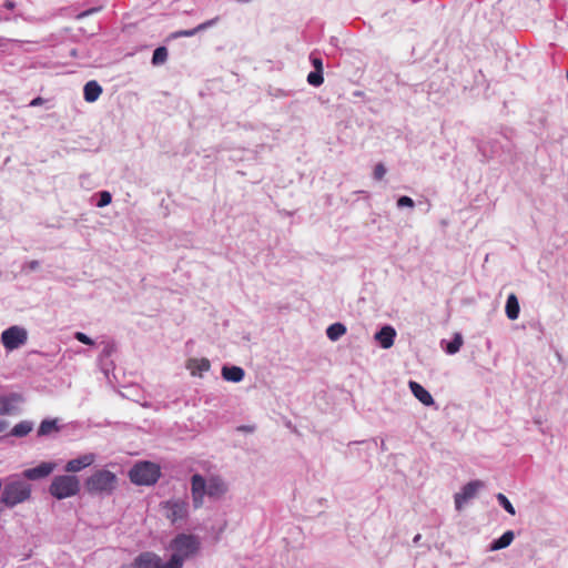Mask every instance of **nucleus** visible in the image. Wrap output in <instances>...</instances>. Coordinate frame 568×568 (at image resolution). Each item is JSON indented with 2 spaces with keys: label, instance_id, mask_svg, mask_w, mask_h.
<instances>
[{
  "label": "nucleus",
  "instance_id": "1",
  "mask_svg": "<svg viewBox=\"0 0 568 568\" xmlns=\"http://www.w3.org/2000/svg\"><path fill=\"white\" fill-rule=\"evenodd\" d=\"M226 490L224 480L219 476H212L207 480L201 474L191 476V496L194 509L203 506L205 496L220 498Z\"/></svg>",
  "mask_w": 568,
  "mask_h": 568
},
{
  "label": "nucleus",
  "instance_id": "2",
  "mask_svg": "<svg viewBox=\"0 0 568 568\" xmlns=\"http://www.w3.org/2000/svg\"><path fill=\"white\" fill-rule=\"evenodd\" d=\"M201 539L193 534L180 532L169 544L171 557H175L183 566L186 560L196 557L201 550Z\"/></svg>",
  "mask_w": 568,
  "mask_h": 568
},
{
  "label": "nucleus",
  "instance_id": "3",
  "mask_svg": "<svg viewBox=\"0 0 568 568\" xmlns=\"http://www.w3.org/2000/svg\"><path fill=\"white\" fill-rule=\"evenodd\" d=\"M116 486V475L108 469H98L84 480V487L90 495L110 496Z\"/></svg>",
  "mask_w": 568,
  "mask_h": 568
},
{
  "label": "nucleus",
  "instance_id": "4",
  "mask_svg": "<svg viewBox=\"0 0 568 568\" xmlns=\"http://www.w3.org/2000/svg\"><path fill=\"white\" fill-rule=\"evenodd\" d=\"M31 497V485L21 479H14L6 484L0 500L8 508L24 503Z\"/></svg>",
  "mask_w": 568,
  "mask_h": 568
},
{
  "label": "nucleus",
  "instance_id": "5",
  "mask_svg": "<svg viewBox=\"0 0 568 568\" xmlns=\"http://www.w3.org/2000/svg\"><path fill=\"white\" fill-rule=\"evenodd\" d=\"M81 484L75 475H58L50 486L49 494L58 500L73 497L79 494Z\"/></svg>",
  "mask_w": 568,
  "mask_h": 568
},
{
  "label": "nucleus",
  "instance_id": "6",
  "mask_svg": "<svg viewBox=\"0 0 568 568\" xmlns=\"http://www.w3.org/2000/svg\"><path fill=\"white\" fill-rule=\"evenodd\" d=\"M161 476V468L152 462H138L129 471L130 480L138 486L154 485Z\"/></svg>",
  "mask_w": 568,
  "mask_h": 568
},
{
  "label": "nucleus",
  "instance_id": "7",
  "mask_svg": "<svg viewBox=\"0 0 568 568\" xmlns=\"http://www.w3.org/2000/svg\"><path fill=\"white\" fill-rule=\"evenodd\" d=\"M0 341L7 352H12L27 343L28 331L22 326L12 325L1 333Z\"/></svg>",
  "mask_w": 568,
  "mask_h": 568
},
{
  "label": "nucleus",
  "instance_id": "8",
  "mask_svg": "<svg viewBox=\"0 0 568 568\" xmlns=\"http://www.w3.org/2000/svg\"><path fill=\"white\" fill-rule=\"evenodd\" d=\"M162 508L165 510V517L172 523L176 524L183 521L189 517V501L183 498H171L163 501Z\"/></svg>",
  "mask_w": 568,
  "mask_h": 568
},
{
  "label": "nucleus",
  "instance_id": "9",
  "mask_svg": "<svg viewBox=\"0 0 568 568\" xmlns=\"http://www.w3.org/2000/svg\"><path fill=\"white\" fill-rule=\"evenodd\" d=\"M484 487L481 480H471L467 483L459 493L455 494V507L460 510L468 500L473 499L478 490Z\"/></svg>",
  "mask_w": 568,
  "mask_h": 568
},
{
  "label": "nucleus",
  "instance_id": "10",
  "mask_svg": "<svg viewBox=\"0 0 568 568\" xmlns=\"http://www.w3.org/2000/svg\"><path fill=\"white\" fill-rule=\"evenodd\" d=\"M23 402V398L18 393H10L0 396V415H16L19 413L18 405Z\"/></svg>",
  "mask_w": 568,
  "mask_h": 568
},
{
  "label": "nucleus",
  "instance_id": "11",
  "mask_svg": "<svg viewBox=\"0 0 568 568\" xmlns=\"http://www.w3.org/2000/svg\"><path fill=\"white\" fill-rule=\"evenodd\" d=\"M55 466L57 465L53 462H42L36 467L23 470L22 476L28 480H39L52 474Z\"/></svg>",
  "mask_w": 568,
  "mask_h": 568
},
{
  "label": "nucleus",
  "instance_id": "12",
  "mask_svg": "<svg viewBox=\"0 0 568 568\" xmlns=\"http://www.w3.org/2000/svg\"><path fill=\"white\" fill-rule=\"evenodd\" d=\"M95 462V455L93 453L83 454L77 458L70 459L64 466L67 473H79L82 469L91 466Z\"/></svg>",
  "mask_w": 568,
  "mask_h": 568
},
{
  "label": "nucleus",
  "instance_id": "13",
  "mask_svg": "<svg viewBox=\"0 0 568 568\" xmlns=\"http://www.w3.org/2000/svg\"><path fill=\"white\" fill-rule=\"evenodd\" d=\"M408 387L413 395L425 406L434 405V398L430 393L415 381H409Z\"/></svg>",
  "mask_w": 568,
  "mask_h": 568
},
{
  "label": "nucleus",
  "instance_id": "14",
  "mask_svg": "<svg viewBox=\"0 0 568 568\" xmlns=\"http://www.w3.org/2000/svg\"><path fill=\"white\" fill-rule=\"evenodd\" d=\"M396 337V331L390 325L383 326L375 334V339L379 343L383 348H389L394 344V339Z\"/></svg>",
  "mask_w": 568,
  "mask_h": 568
},
{
  "label": "nucleus",
  "instance_id": "15",
  "mask_svg": "<svg viewBox=\"0 0 568 568\" xmlns=\"http://www.w3.org/2000/svg\"><path fill=\"white\" fill-rule=\"evenodd\" d=\"M61 430L59 418H45L43 419L37 430L38 437H48L52 434H57Z\"/></svg>",
  "mask_w": 568,
  "mask_h": 568
},
{
  "label": "nucleus",
  "instance_id": "16",
  "mask_svg": "<svg viewBox=\"0 0 568 568\" xmlns=\"http://www.w3.org/2000/svg\"><path fill=\"white\" fill-rule=\"evenodd\" d=\"M160 556L152 551L141 552L133 562V568H156Z\"/></svg>",
  "mask_w": 568,
  "mask_h": 568
},
{
  "label": "nucleus",
  "instance_id": "17",
  "mask_svg": "<svg viewBox=\"0 0 568 568\" xmlns=\"http://www.w3.org/2000/svg\"><path fill=\"white\" fill-rule=\"evenodd\" d=\"M245 372L242 367L235 365H224L222 367V377L232 383H240L243 381Z\"/></svg>",
  "mask_w": 568,
  "mask_h": 568
},
{
  "label": "nucleus",
  "instance_id": "18",
  "mask_svg": "<svg viewBox=\"0 0 568 568\" xmlns=\"http://www.w3.org/2000/svg\"><path fill=\"white\" fill-rule=\"evenodd\" d=\"M102 93V87L95 81L91 80L84 84L83 98L87 102H95Z\"/></svg>",
  "mask_w": 568,
  "mask_h": 568
},
{
  "label": "nucleus",
  "instance_id": "19",
  "mask_svg": "<svg viewBox=\"0 0 568 568\" xmlns=\"http://www.w3.org/2000/svg\"><path fill=\"white\" fill-rule=\"evenodd\" d=\"M211 367L207 358H190L187 361V368L191 371L193 376H202L204 372H207Z\"/></svg>",
  "mask_w": 568,
  "mask_h": 568
},
{
  "label": "nucleus",
  "instance_id": "20",
  "mask_svg": "<svg viewBox=\"0 0 568 568\" xmlns=\"http://www.w3.org/2000/svg\"><path fill=\"white\" fill-rule=\"evenodd\" d=\"M515 534L513 530L505 531L499 538L494 539L489 544L490 551H497L507 548L514 540Z\"/></svg>",
  "mask_w": 568,
  "mask_h": 568
},
{
  "label": "nucleus",
  "instance_id": "21",
  "mask_svg": "<svg viewBox=\"0 0 568 568\" xmlns=\"http://www.w3.org/2000/svg\"><path fill=\"white\" fill-rule=\"evenodd\" d=\"M33 426L31 420H21L11 428L9 435L17 438L26 437L32 432Z\"/></svg>",
  "mask_w": 568,
  "mask_h": 568
},
{
  "label": "nucleus",
  "instance_id": "22",
  "mask_svg": "<svg viewBox=\"0 0 568 568\" xmlns=\"http://www.w3.org/2000/svg\"><path fill=\"white\" fill-rule=\"evenodd\" d=\"M519 302L514 294H510L506 301V315L509 320H517L519 316Z\"/></svg>",
  "mask_w": 568,
  "mask_h": 568
},
{
  "label": "nucleus",
  "instance_id": "23",
  "mask_svg": "<svg viewBox=\"0 0 568 568\" xmlns=\"http://www.w3.org/2000/svg\"><path fill=\"white\" fill-rule=\"evenodd\" d=\"M346 333V326L342 323L331 324L326 329V335L332 342L338 341Z\"/></svg>",
  "mask_w": 568,
  "mask_h": 568
},
{
  "label": "nucleus",
  "instance_id": "24",
  "mask_svg": "<svg viewBox=\"0 0 568 568\" xmlns=\"http://www.w3.org/2000/svg\"><path fill=\"white\" fill-rule=\"evenodd\" d=\"M499 146L501 148L500 143L497 141H487L481 142L478 146L479 151L483 153L484 156H494L497 155L499 152Z\"/></svg>",
  "mask_w": 568,
  "mask_h": 568
},
{
  "label": "nucleus",
  "instance_id": "25",
  "mask_svg": "<svg viewBox=\"0 0 568 568\" xmlns=\"http://www.w3.org/2000/svg\"><path fill=\"white\" fill-rule=\"evenodd\" d=\"M463 336L460 333H455L452 341L446 343L445 352L449 355H454L459 352L462 345H463Z\"/></svg>",
  "mask_w": 568,
  "mask_h": 568
},
{
  "label": "nucleus",
  "instance_id": "26",
  "mask_svg": "<svg viewBox=\"0 0 568 568\" xmlns=\"http://www.w3.org/2000/svg\"><path fill=\"white\" fill-rule=\"evenodd\" d=\"M168 49L165 47H158L152 54V64L153 65H161L168 60Z\"/></svg>",
  "mask_w": 568,
  "mask_h": 568
},
{
  "label": "nucleus",
  "instance_id": "27",
  "mask_svg": "<svg viewBox=\"0 0 568 568\" xmlns=\"http://www.w3.org/2000/svg\"><path fill=\"white\" fill-rule=\"evenodd\" d=\"M498 504L511 516L516 514L515 507L510 503V500L501 493L496 495Z\"/></svg>",
  "mask_w": 568,
  "mask_h": 568
},
{
  "label": "nucleus",
  "instance_id": "28",
  "mask_svg": "<svg viewBox=\"0 0 568 568\" xmlns=\"http://www.w3.org/2000/svg\"><path fill=\"white\" fill-rule=\"evenodd\" d=\"M308 84L320 87L324 82L323 71H312L307 75Z\"/></svg>",
  "mask_w": 568,
  "mask_h": 568
},
{
  "label": "nucleus",
  "instance_id": "29",
  "mask_svg": "<svg viewBox=\"0 0 568 568\" xmlns=\"http://www.w3.org/2000/svg\"><path fill=\"white\" fill-rule=\"evenodd\" d=\"M156 568H183V566L180 564L178 558L170 556L169 560L166 561H163V559L160 557Z\"/></svg>",
  "mask_w": 568,
  "mask_h": 568
},
{
  "label": "nucleus",
  "instance_id": "30",
  "mask_svg": "<svg viewBox=\"0 0 568 568\" xmlns=\"http://www.w3.org/2000/svg\"><path fill=\"white\" fill-rule=\"evenodd\" d=\"M111 201H112L111 193L108 191H101L98 193L97 206L104 207V206L109 205L111 203Z\"/></svg>",
  "mask_w": 568,
  "mask_h": 568
},
{
  "label": "nucleus",
  "instance_id": "31",
  "mask_svg": "<svg viewBox=\"0 0 568 568\" xmlns=\"http://www.w3.org/2000/svg\"><path fill=\"white\" fill-rule=\"evenodd\" d=\"M396 205L398 209H403V207L413 209L415 206V202L412 197H409L407 195H402L397 199Z\"/></svg>",
  "mask_w": 568,
  "mask_h": 568
},
{
  "label": "nucleus",
  "instance_id": "32",
  "mask_svg": "<svg viewBox=\"0 0 568 568\" xmlns=\"http://www.w3.org/2000/svg\"><path fill=\"white\" fill-rule=\"evenodd\" d=\"M74 338L84 345H89V346L94 345V341L90 336H88L87 334H84L82 332H75Z\"/></svg>",
  "mask_w": 568,
  "mask_h": 568
},
{
  "label": "nucleus",
  "instance_id": "33",
  "mask_svg": "<svg viewBox=\"0 0 568 568\" xmlns=\"http://www.w3.org/2000/svg\"><path fill=\"white\" fill-rule=\"evenodd\" d=\"M310 61L316 71H323V60L315 53L310 54Z\"/></svg>",
  "mask_w": 568,
  "mask_h": 568
},
{
  "label": "nucleus",
  "instance_id": "34",
  "mask_svg": "<svg viewBox=\"0 0 568 568\" xmlns=\"http://www.w3.org/2000/svg\"><path fill=\"white\" fill-rule=\"evenodd\" d=\"M197 32L199 31L196 30V27L193 29H189V30H180V31H176L173 33V38H182V37L189 38V37L195 36Z\"/></svg>",
  "mask_w": 568,
  "mask_h": 568
},
{
  "label": "nucleus",
  "instance_id": "35",
  "mask_svg": "<svg viewBox=\"0 0 568 568\" xmlns=\"http://www.w3.org/2000/svg\"><path fill=\"white\" fill-rule=\"evenodd\" d=\"M40 267V263L37 260L29 261L23 264L22 272L29 273L32 271H37Z\"/></svg>",
  "mask_w": 568,
  "mask_h": 568
},
{
  "label": "nucleus",
  "instance_id": "36",
  "mask_svg": "<svg viewBox=\"0 0 568 568\" xmlns=\"http://www.w3.org/2000/svg\"><path fill=\"white\" fill-rule=\"evenodd\" d=\"M385 174L386 168L382 163L376 164L373 172L374 179L382 180L385 176Z\"/></svg>",
  "mask_w": 568,
  "mask_h": 568
},
{
  "label": "nucleus",
  "instance_id": "37",
  "mask_svg": "<svg viewBox=\"0 0 568 568\" xmlns=\"http://www.w3.org/2000/svg\"><path fill=\"white\" fill-rule=\"evenodd\" d=\"M219 21V17H215L213 19H210L203 23H200L199 26H196V30L200 32V31H204L213 26H215Z\"/></svg>",
  "mask_w": 568,
  "mask_h": 568
},
{
  "label": "nucleus",
  "instance_id": "38",
  "mask_svg": "<svg viewBox=\"0 0 568 568\" xmlns=\"http://www.w3.org/2000/svg\"><path fill=\"white\" fill-rule=\"evenodd\" d=\"M43 103H44V99L41 97H37L30 101L29 106L34 108V106L42 105Z\"/></svg>",
  "mask_w": 568,
  "mask_h": 568
},
{
  "label": "nucleus",
  "instance_id": "39",
  "mask_svg": "<svg viewBox=\"0 0 568 568\" xmlns=\"http://www.w3.org/2000/svg\"><path fill=\"white\" fill-rule=\"evenodd\" d=\"M274 97L276 98H281V97H288V93L285 92L284 90L282 89H276L275 92L273 93Z\"/></svg>",
  "mask_w": 568,
  "mask_h": 568
},
{
  "label": "nucleus",
  "instance_id": "40",
  "mask_svg": "<svg viewBox=\"0 0 568 568\" xmlns=\"http://www.w3.org/2000/svg\"><path fill=\"white\" fill-rule=\"evenodd\" d=\"M4 7L8 9V10H13L14 7H16V3L14 1L12 0H7L6 3H4Z\"/></svg>",
  "mask_w": 568,
  "mask_h": 568
},
{
  "label": "nucleus",
  "instance_id": "41",
  "mask_svg": "<svg viewBox=\"0 0 568 568\" xmlns=\"http://www.w3.org/2000/svg\"><path fill=\"white\" fill-rule=\"evenodd\" d=\"M8 422L4 419H0V433L4 432L8 427Z\"/></svg>",
  "mask_w": 568,
  "mask_h": 568
},
{
  "label": "nucleus",
  "instance_id": "42",
  "mask_svg": "<svg viewBox=\"0 0 568 568\" xmlns=\"http://www.w3.org/2000/svg\"><path fill=\"white\" fill-rule=\"evenodd\" d=\"M422 539V536L419 534H417L414 538H413V542L415 545H417L419 542V540Z\"/></svg>",
  "mask_w": 568,
  "mask_h": 568
},
{
  "label": "nucleus",
  "instance_id": "43",
  "mask_svg": "<svg viewBox=\"0 0 568 568\" xmlns=\"http://www.w3.org/2000/svg\"><path fill=\"white\" fill-rule=\"evenodd\" d=\"M240 429L245 430V432L252 430V428L250 426H242Z\"/></svg>",
  "mask_w": 568,
  "mask_h": 568
},
{
  "label": "nucleus",
  "instance_id": "44",
  "mask_svg": "<svg viewBox=\"0 0 568 568\" xmlns=\"http://www.w3.org/2000/svg\"><path fill=\"white\" fill-rule=\"evenodd\" d=\"M237 2H242V3H245V2H250L251 0H236Z\"/></svg>",
  "mask_w": 568,
  "mask_h": 568
}]
</instances>
